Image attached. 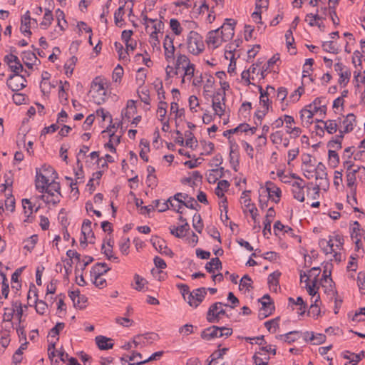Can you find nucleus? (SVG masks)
Segmentation results:
<instances>
[{
    "label": "nucleus",
    "instance_id": "nucleus-1",
    "mask_svg": "<svg viewBox=\"0 0 365 365\" xmlns=\"http://www.w3.org/2000/svg\"><path fill=\"white\" fill-rule=\"evenodd\" d=\"M60 190L61 186L59 182L53 180L52 182H49L48 185L45 187L44 192L47 193V195H42L41 199L46 203L56 205L60 202L61 197Z\"/></svg>",
    "mask_w": 365,
    "mask_h": 365
},
{
    "label": "nucleus",
    "instance_id": "nucleus-2",
    "mask_svg": "<svg viewBox=\"0 0 365 365\" xmlns=\"http://www.w3.org/2000/svg\"><path fill=\"white\" fill-rule=\"evenodd\" d=\"M186 43L188 51L193 55H198L205 49L202 37L197 31H190Z\"/></svg>",
    "mask_w": 365,
    "mask_h": 365
},
{
    "label": "nucleus",
    "instance_id": "nucleus-3",
    "mask_svg": "<svg viewBox=\"0 0 365 365\" xmlns=\"http://www.w3.org/2000/svg\"><path fill=\"white\" fill-rule=\"evenodd\" d=\"M110 269L105 262L96 263L91 269V273L94 277V284L99 289L104 288L107 283L106 280L101 276Z\"/></svg>",
    "mask_w": 365,
    "mask_h": 365
},
{
    "label": "nucleus",
    "instance_id": "nucleus-4",
    "mask_svg": "<svg viewBox=\"0 0 365 365\" xmlns=\"http://www.w3.org/2000/svg\"><path fill=\"white\" fill-rule=\"evenodd\" d=\"M344 166H346V185L347 186L352 190L354 188H356L355 186V182H356V174L357 173H361L364 174V176L365 178V168L364 167H359L357 166L356 168H353L354 166V163L351 161H345L344 163Z\"/></svg>",
    "mask_w": 365,
    "mask_h": 365
},
{
    "label": "nucleus",
    "instance_id": "nucleus-5",
    "mask_svg": "<svg viewBox=\"0 0 365 365\" xmlns=\"http://www.w3.org/2000/svg\"><path fill=\"white\" fill-rule=\"evenodd\" d=\"M223 306H228L226 304L222 302H215L212 304L207 314V320L210 323L218 322L220 316L225 314V310L222 308Z\"/></svg>",
    "mask_w": 365,
    "mask_h": 365
},
{
    "label": "nucleus",
    "instance_id": "nucleus-6",
    "mask_svg": "<svg viewBox=\"0 0 365 365\" xmlns=\"http://www.w3.org/2000/svg\"><path fill=\"white\" fill-rule=\"evenodd\" d=\"M259 302L262 304V308L259 311L258 317L263 319L272 314L274 306L269 294H264Z\"/></svg>",
    "mask_w": 365,
    "mask_h": 365
},
{
    "label": "nucleus",
    "instance_id": "nucleus-7",
    "mask_svg": "<svg viewBox=\"0 0 365 365\" xmlns=\"http://www.w3.org/2000/svg\"><path fill=\"white\" fill-rule=\"evenodd\" d=\"M26 80L19 73L11 75L6 81L7 86L13 91H19L26 87Z\"/></svg>",
    "mask_w": 365,
    "mask_h": 365
},
{
    "label": "nucleus",
    "instance_id": "nucleus-8",
    "mask_svg": "<svg viewBox=\"0 0 365 365\" xmlns=\"http://www.w3.org/2000/svg\"><path fill=\"white\" fill-rule=\"evenodd\" d=\"M206 294V288L200 287L195 289L192 292L189 293V296H187V303L189 304L190 306L196 308L204 300Z\"/></svg>",
    "mask_w": 365,
    "mask_h": 365
},
{
    "label": "nucleus",
    "instance_id": "nucleus-9",
    "mask_svg": "<svg viewBox=\"0 0 365 365\" xmlns=\"http://www.w3.org/2000/svg\"><path fill=\"white\" fill-rule=\"evenodd\" d=\"M182 198L184 200H187L188 198V195L182 192H178L175 194L173 196L170 197L166 201H164L163 203L161 205L160 207L159 208V212H165L168 210L170 208V207H172L173 209H175V206L174 205L173 200L177 201L178 204L182 205V203L185 201L182 200Z\"/></svg>",
    "mask_w": 365,
    "mask_h": 365
},
{
    "label": "nucleus",
    "instance_id": "nucleus-10",
    "mask_svg": "<svg viewBox=\"0 0 365 365\" xmlns=\"http://www.w3.org/2000/svg\"><path fill=\"white\" fill-rule=\"evenodd\" d=\"M235 24L236 22L234 20L226 19L225 22L219 28L225 41H228L234 36Z\"/></svg>",
    "mask_w": 365,
    "mask_h": 365
},
{
    "label": "nucleus",
    "instance_id": "nucleus-11",
    "mask_svg": "<svg viewBox=\"0 0 365 365\" xmlns=\"http://www.w3.org/2000/svg\"><path fill=\"white\" fill-rule=\"evenodd\" d=\"M98 78H96L93 82L92 88L96 93V95H93V98L94 101L101 104L105 100V96H106V90L104 87V83L102 81H97Z\"/></svg>",
    "mask_w": 365,
    "mask_h": 365
},
{
    "label": "nucleus",
    "instance_id": "nucleus-12",
    "mask_svg": "<svg viewBox=\"0 0 365 365\" xmlns=\"http://www.w3.org/2000/svg\"><path fill=\"white\" fill-rule=\"evenodd\" d=\"M150 242H151L153 246L160 254L173 257L174 254H173V251L169 247H168V246L166 245V242L163 239L155 236V237L151 238Z\"/></svg>",
    "mask_w": 365,
    "mask_h": 365
},
{
    "label": "nucleus",
    "instance_id": "nucleus-13",
    "mask_svg": "<svg viewBox=\"0 0 365 365\" xmlns=\"http://www.w3.org/2000/svg\"><path fill=\"white\" fill-rule=\"evenodd\" d=\"M220 29L212 30L208 32L206 38V43L208 45H212L214 48L220 46L222 42H225L220 34Z\"/></svg>",
    "mask_w": 365,
    "mask_h": 365
},
{
    "label": "nucleus",
    "instance_id": "nucleus-14",
    "mask_svg": "<svg viewBox=\"0 0 365 365\" xmlns=\"http://www.w3.org/2000/svg\"><path fill=\"white\" fill-rule=\"evenodd\" d=\"M4 60L14 73H20L24 70L23 66L16 56L11 53L5 56Z\"/></svg>",
    "mask_w": 365,
    "mask_h": 365
},
{
    "label": "nucleus",
    "instance_id": "nucleus-15",
    "mask_svg": "<svg viewBox=\"0 0 365 365\" xmlns=\"http://www.w3.org/2000/svg\"><path fill=\"white\" fill-rule=\"evenodd\" d=\"M115 128V125H110L103 133H109L110 139L109 141L105 144V147L108 148L112 153H115L116 149L114 147V144L118 145L120 142V136L116 135L114 133L113 129Z\"/></svg>",
    "mask_w": 365,
    "mask_h": 365
},
{
    "label": "nucleus",
    "instance_id": "nucleus-16",
    "mask_svg": "<svg viewBox=\"0 0 365 365\" xmlns=\"http://www.w3.org/2000/svg\"><path fill=\"white\" fill-rule=\"evenodd\" d=\"M266 192L268 193V197L275 203L280 201L282 191L274 182L268 181L266 182Z\"/></svg>",
    "mask_w": 365,
    "mask_h": 365
},
{
    "label": "nucleus",
    "instance_id": "nucleus-17",
    "mask_svg": "<svg viewBox=\"0 0 365 365\" xmlns=\"http://www.w3.org/2000/svg\"><path fill=\"white\" fill-rule=\"evenodd\" d=\"M49 177L42 173L41 170H36L35 185L38 192L44 193L45 187L49 183Z\"/></svg>",
    "mask_w": 365,
    "mask_h": 365
},
{
    "label": "nucleus",
    "instance_id": "nucleus-18",
    "mask_svg": "<svg viewBox=\"0 0 365 365\" xmlns=\"http://www.w3.org/2000/svg\"><path fill=\"white\" fill-rule=\"evenodd\" d=\"M274 217L275 211L274 207L269 208L264 220V229L262 230L263 235L267 238H269V235H271V223Z\"/></svg>",
    "mask_w": 365,
    "mask_h": 365
},
{
    "label": "nucleus",
    "instance_id": "nucleus-19",
    "mask_svg": "<svg viewBox=\"0 0 365 365\" xmlns=\"http://www.w3.org/2000/svg\"><path fill=\"white\" fill-rule=\"evenodd\" d=\"M292 194L293 197L295 200L302 202L304 201V188L305 187L304 184L302 182H299L295 181L292 183Z\"/></svg>",
    "mask_w": 365,
    "mask_h": 365
},
{
    "label": "nucleus",
    "instance_id": "nucleus-20",
    "mask_svg": "<svg viewBox=\"0 0 365 365\" xmlns=\"http://www.w3.org/2000/svg\"><path fill=\"white\" fill-rule=\"evenodd\" d=\"M31 20L36 23V20L31 19L30 16L29 11H27L21 18V25L20 28L21 33H23L24 35H31V31L30 30V24Z\"/></svg>",
    "mask_w": 365,
    "mask_h": 365
},
{
    "label": "nucleus",
    "instance_id": "nucleus-21",
    "mask_svg": "<svg viewBox=\"0 0 365 365\" xmlns=\"http://www.w3.org/2000/svg\"><path fill=\"white\" fill-rule=\"evenodd\" d=\"M95 341L98 347L101 350H108L112 349L113 346V343H112V339L108 338L102 335L97 336L95 339Z\"/></svg>",
    "mask_w": 365,
    "mask_h": 365
},
{
    "label": "nucleus",
    "instance_id": "nucleus-22",
    "mask_svg": "<svg viewBox=\"0 0 365 365\" xmlns=\"http://www.w3.org/2000/svg\"><path fill=\"white\" fill-rule=\"evenodd\" d=\"M327 173L326 172V167L322 163H319L315 168V178L316 180H321L323 185H328L329 182L327 180Z\"/></svg>",
    "mask_w": 365,
    "mask_h": 365
},
{
    "label": "nucleus",
    "instance_id": "nucleus-23",
    "mask_svg": "<svg viewBox=\"0 0 365 365\" xmlns=\"http://www.w3.org/2000/svg\"><path fill=\"white\" fill-rule=\"evenodd\" d=\"M190 230V225L187 222L178 227H170V234L175 237L182 238L185 236V233Z\"/></svg>",
    "mask_w": 365,
    "mask_h": 365
},
{
    "label": "nucleus",
    "instance_id": "nucleus-24",
    "mask_svg": "<svg viewBox=\"0 0 365 365\" xmlns=\"http://www.w3.org/2000/svg\"><path fill=\"white\" fill-rule=\"evenodd\" d=\"M205 268L208 273H214L215 269H222V265L220 259L218 257H215L206 263Z\"/></svg>",
    "mask_w": 365,
    "mask_h": 365
},
{
    "label": "nucleus",
    "instance_id": "nucleus-25",
    "mask_svg": "<svg viewBox=\"0 0 365 365\" xmlns=\"http://www.w3.org/2000/svg\"><path fill=\"white\" fill-rule=\"evenodd\" d=\"M356 122V116L353 113H349L346 115V118L343 120L344 133L351 132L354 129V123Z\"/></svg>",
    "mask_w": 365,
    "mask_h": 365
},
{
    "label": "nucleus",
    "instance_id": "nucleus-26",
    "mask_svg": "<svg viewBox=\"0 0 365 365\" xmlns=\"http://www.w3.org/2000/svg\"><path fill=\"white\" fill-rule=\"evenodd\" d=\"M217 326H212L204 329L200 336L203 339L209 341L217 338Z\"/></svg>",
    "mask_w": 365,
    "mask_h": 365
},
{
    "label": "nucleus",
    "instance_id": "nucleus-27",
    "mask_svg": "<svg viewBox=\"0 0 365 365\" xmlns=\"http://www.w3.org/2000/svg\"><path fill=\"white\" fill-rule=\"evenodd\" d=\"M281 273L278 271H275L271 273L267 278V282L270 289H273L274 292H277V286L279 284V279Z\"/></svg>",
    "mask_w": 365,
    "mask_h": 365
},
{
    "label": "nucleus",
    "instance_id": "nucleus-28",
    "mask_svg": "<svg viewBox=\"0 0 365 365\" xmlns=\"http://www.w3.org/2000/svg\"><path fill=\"white\" fill-rule=\"evenodd\" d=\"M344 133L339 130V134L336 135L332 140L328 142L327 146L330 148L339 150L341 148V140L344 138Z\"/></svg>",
    "mask_w": 365,
    "mask_h": 365
},
{
    "label": "nucleus",
    "instance_id": "nucleus-29",
    "mask_svg": "<svg viewBox=\"0 0 365 365\" xmlns=\"http://www.w3.org/2000/svg\"><path fill=\"white\" fill-rule=\"evenodd\" d=\"M248 128H250V125L247 124V123H241L237 127L233 128V129H230V130H227L225 131H224L223 133V136L225 137H227L228 138H230V134H235L237 132H247L248 131Z\"/></svg>",
    "mask_w": 365,
    "mask_h": 365
},
{
    "label": "nucleus",
    "instance_id": "nucleus-30",
    "mask_svg": "<svg viewBox=\"0 0 365 365\" xmlns=\"http://www.w3.org/2000/svg\"><path fill=\"white\" fill-rule=\"evenodd\" d=\"M28 305L30 307L34 306V303L37 302L38 300V294H37V289L36 288L34 284H31L30 286L28 295H27Z\"/></svg>",
    "mask_w": 365,
    "mask_h": 365
},
{
    "label": "nucleus",
    "instance_id": "nucleus-31",
    "mask_svg": "<svg viewBox=\"0 0 365 365\" xmlns=\"http://www.w3.org/2000/svg\"><path fill=\"white\" fill-rule=\"evenodd\" d=\"M190 63V61L187 56L181 53H177V59L175 62L176 69L180 68L183 69L186 66H188Z\"/></svg>",
    "mask_w": 365,
    "mask_h": 365
},
{
    "label": "nucleus",
    "instance_id": "nucleus-32",
    "mask_svg": "<svg viewBox=\"0 0 365 365\" xmlns=\"http://www.w3.org/2000/svg\"><path fill=\"white\" fill-rule=\"evenodd\" d=\"M229 187H230V183L227 180H220L218 182L217 186L215 189V194L219 197H225L223 192L227 190Z\"/></svg>",
    "mask_w": 365,
    "mask_h": 365
},
{
    "label": "nucleus",
    "instance_id": "nucleus-33",
    "mask_svg": "<svg viewBox=\"0 0 365 365\" xmlns=\"http://www.w3.org/2000/svg\"><path fill=\"white\" fill-rule=\"evenodd\" d=\"M140 101L149 106L150 104V98L149 94V90L145 87H139L137 91Z\"/></svg>",
    "mask_w": 365,
    "mask_h": 365
},
{
    "label": "nucleus",
    "instance_id": "nucleus-34",
    "mask_svg": "<svg viewBox=\"0 0 365 365\" xmlns=\"http://www.w3.org/2000/svg\"><path fill=\"white\" fill-rule=\"evenodd\" d=\"M53 16L51 10L49 9H45V14L43 15V21L41 23V26L43 29H47L52 23Z\"/></svg>",
    "mask_w": 365,
    "mask_h": 365
},
{
    "label": "nucleus",
    "instance_id": "nucleus-35",
    "mask_svg": "<svg viewBox=\"0 0 365 365\" xmlns=\"http://www.w3.org/2000/svg\"><path fill=\"white\" fill-rule=\"evenodd\" d=\"M38 241V236L36 235H34L31 236L30 237L26 239L24 241V248L29 252H31L32 250L34 248L36 242Z\"/></svg>",
    "mask_w": 365,
    "mask_h": 365
},
{
    "label": "nucleus",
    "instance_id": "nucleus-36",
    "mask_svg": "<svg viewBox=\"0 0 365 365\" xmlns=\"http://www.w3.org/2000/svg\"><path fill=\"white\" fill-rule=\"evenodd\" d=\"M192 226L197 232H202L204 225L200 214L194 215L192 218Z\"/></svg>",
    "mask_w": 365,
    "mask_h": 365
},
{
    "label": "nucleus",
    "instance_id": "nucleus-37",
    "mask_svg": "<svg viewBox=\"0 0 365 365\" xmlns=\"http://www.w3.org/2000/svg\"><path fill=\"white\" fill-rule=\"evenodd\" d=\"M299 332L298 331H289L285 334H281L277 336V339L284 341L288 344H291L297 340V338L292 336V335L299 334Z\"/></svg>",
    "mask_w": 365,
    "mask_h": 365
},
{
    "label": "nucleus",
    "instance_id": "nucleus-38",
    "mask_svg": "<svg viewBox=\"0 0 365 365\" xmlns=\"http://www.w3.org/2000/svg\"><path fill=\"white\" fill-rule=\"evenodd\" d=\"M324 125V128L329 134H333L337 130V124L334 120H329L327 121L320 120Z\"/></svg>",
    "mask_w": 365,
    "mask_h": 365
},
{
    "label": "nucleus",
    "instance_id": "nucleus-39",
    "mask_svg": "<svg viewBox=\"0 0 365 365\" xmlns=\"http://www.w3.org/2000/svg\"><path fill=\"white\" fill-rule=\"evenodd\" d=\"M317 283H318V279H314L312 282V285H310L309 283L306 284V288H307V292L312 297H314L316 294L318 293L317 290L319 289V287L317 284Z\"/></svg>",
    "mask_w": 365,
    "mask_h": 365
},
{
    "label": "nucleus",
    "instance_id": "nucleus-40",
    "mask_svg": "<svg viewBox=\"0 0 365 365\" xmlns=\"http://www.w3.org/2000/svg\"><path fill=\"white\" fill-rule=\"evenodd\" d=\"M170 27L171 30L173 31V33L177 36L180 35L182 32V28L180 26V24L178 21V20L176 19H170Z\"/></svg>",
    "mask_w": 365,
    "mask_h": 365
},
{
    "label": "nucleus",
    "instance_id": "nucleus-41",
    "mask_svg": "<svg viewBox=\"0 0 365 365\" xmlns=\"http://www.w3.org/2000/svg\"><path fill=\"white\" fill-rule=\"evenodd\" d=\"M322 48H323L324 51H325L327 52L332 53L334 54H337L339 52V47L336 46L334 41H331L324 42L322 44Z\"/></svg>",
    "mask_w": 365,
    "mask_h": 365
},
{
    "label": "nucleus",
    "instance_id": "nucleus-42",
    "mask_svg": "<svg viewBox=\"0 0 365 365\" xmlns=\"http://www.w3.org/2000/svg\"><path fill=\"white\" fill-rule=\"evenodd\" d=\"M77 61V58L73 56L65 64L64 68H66V74L67 76L72 75L73 71V66Z\"/></svg>",
    "mask_w": 365,
    "mask_h": 365
},
{
    "label": "nucleus",
    "instance_id": "nucleus-43",
    "mask_svg": "<svg viewBox=\"0 0 365 365\" xmlns=\"http://www.w3.org/2000/svg\"><path fill=\"white\" fill-rule=\"evenodd\" d=\"M319 245L320 246H327L329 247V249H324V252L325 254L332 253L335 252V249L334 247H335L334 241L332 239H330L329 241L323 239L319 241Z\"/></svg>",
    "mask_w": 365,
    "mask_h": 365
},
{
    "label": "nucleus",
    "instance_id": "nucleus-44",
    "mask_svg": "<svg viewBox=\"0 0 365 365\" xmlns=\"http://www.w3.org/2000/svg\"><path fill=\"white\" fill-rule=\"evenodd\" d=\"M167 106L168 104L165 101H160L158 106L157 113L159 115L160 120L162 122L163 121V119L167 113Z\"/></svg>",
    "mask_w": 365,
    "mask_h": 365
},
{
    "label": "nucleus",
    "instance_id": "nucleus-45",
    "mask_svg": "<svg viewBox=\"0 0 365 365\" xmlns=\"http://www.w3.org/2000/svg\"><path fill=\"white\" fill-rule=\"evenodd\" d=\"M115 48L118 53L119 59L125 60L127 59L128 56V52L127 50L123 49V45L119 42H115L114 43Z\"/></svg>",
    "mask_w": 365,
    "mask_h": 365
},
{
    "label": "nucleus",
    "instance_id": "nucleus-46",
    "mask_svg": "<svg viewBox=\"0 0 365 365\" xmlns=\"http://www.w3.org/2000/svg\"><path fill=\"white\" fill-rule=\"evenodd\" d=\"M223 106H225V103L222 104L220 101H216L215 100H212V108L215 113L220 117L224 115L225 113Z\"/></svg>",
    "mask_w": 365,
    "mask_h": 365
},
{
    "label": "nucleus",
    "instance_id": "nucleus-47",
    "mask_svg": "<svg viewBox=\"0 0 365 365\" xmlns=\"http://www.w3.org/2000/svg\"><path fill=\"white\" fill-rule=\"evenodd\" d=\"M339 83L340 85H343V86H345L349 81V79L351 77V71L349 68H346L344 72L339 73Z\"/></svg>",
    "mask_w": 365,
    "mask_h": 365
},
{
    "label": "nucleus",
    "instance_id": "nucleus-48",
    "mask_svg": "<svg viewBox=\"0 0 365 365\" xmlns=\"http://www.w3.org/2000/svg\"><path fill=\"white\" fill-rule=\"evenodd\" d=\"M123 76V68L120 65H118L113 70L112 78L115 82H120Z\"/></svg>",
    "mask_w": 365,
    "mask_h": 365
},
{
    "label": "nucleus",
    "instance_id": "nucleus-49",
    "mask_svg": "<svg viewBox=\"0 0 365 365\" xmlns=\"http://www.w3.org/2000/svg\"><path fill=\"white\" fill-rule=\"evenodd\" d=\"M145 69L144 68H140L138 70L136 75V83L139 86V87H142L145 83L146 79V73H145Z\"/></svg>",
    "mask_w": 365,
    "mask_h": 365
},
{
    "label": "nucleus",
    "instance_id": "nucleus-50",
    "mask_svg": "<svg viewBox=\"0 0 365 365\" xmlns=\"http://www.w3.org/2000/svg\"><path fill=\"white\" fill-rule=\"evenodd\" d=\"M36 311L38 314L43 315L45 314L48 309V304L43 300H37L36 303H34Z\"/></svg>",
    "mask_w": 365,
    "mask_h": 365
},
{
    "label": "nucleus",
    "instance_id": "nucleus-51",
    "mask_svg": "<svg viewBox=\"0 0 365 365\" xmlns=\"http://www.w3.org/2000/svg\"><path fill=\"white\" fill-rule=\"evenodd\" d=\"M230 149L231 150L230 153V162L232 166L233 167V169L235 171H237V167L239 165L238 155L235 153L232 145L230 147Z\"/></svg>",
    "mask_w": 365,
    "mask_h": 365
},
{
    "label": "nucleus",
    "instance_id": "nucleus-52",
    "mask_svg": "<svg viewBox=\"0 0 365 365\" xmlns=\"http://www.w3.org/2000/svg\"><path fill=\"white\" fill-rule=\"evenodd\" d=\"M306 334L311 335L309 337V341H314V344H320L323 343L326 338L325 335L322 334L314 335L313 332L307 331Z\"/></svg>",
    "mask_w": 365,
    "mask_h": 365
},
{
    "label": "nucleus",
    "instance_id": "nucleus-53",
    "mask_svg": "<svg viewBox=\"0 0 365 365\" xmlns=\"http://www.w3.org/2000/svg\"><path fill=\"white\" fill-rule=\"evenodd\" d=\"M314 113L309 110L304 109L301 111V119L304 122L306 121L307 124H311L312 121L311 120L313 118Z\"/></svg>",
    "mask_w": 365,
    "mask_h": 365
},
{
    "label": "nucleus",
    "instance_id": "nucleus-54",
    "mask_svg": "<svg viewBox=\"0 0 365 365\" xmlns=\"http://www.w3.org/2000/svg\"><path fill=\"white\" fill-rule=\"evenodd\" d=\"M322 17H321L318 14H307L305 17V21L309 24V26H314L315 24H317V21L322 20Z\"/></svg>",
    "mask_w": 365,
    "mask_h": 365
},
{
    "label": "nucleus",
    "instance_id": "nucleus-55",
    "mask_svg": "<svg viewBox=\"0 0 365 365\" xmlns=\"http://www.w3.org/2000/svg\"><path fill=\"white\" fill-rule=\"evenodd\" d=\"M125 2L123 5L120 6L115 12L114 14V19L115 23L116 25H118L120 22L123 21V16L125 14L124 12V6H125Z\"/></svg>",
    "mask_w": 365,
    "mask_h": 365
},
{
    "label": "nucleus",
    "instance_id": "nucleus-56",
    "mask_svg": "<svg viewBox=\"0 0 365 365\" xmlns=\"http://www.w3.org/2000/svg\"><path fill=\"white\" fill-rule=\"evenodd\" d=\"M183 206L192 210H197V207H200V205L192 197H188L187 201H184L182 203Z\"/></svg>",
    "mask_w": 365,
    "mask_h": 365
},
{
    "label": "nucleus",
    "instance_id": "nucleus-57",
    "mask_svg": "<svg viewBox=\"0 0 365 365\" xmlns=\"http://www.w3.org/2000/svg\"><path fill=\"white\" fill-rule=\"evenodd\" d=\"M240 287L246 288L248 291H250V289H253V287L252 286V279L247 274L244 275L241 279Z\"/></svg>",
    "mask_w": 365,
    "mask_h": 365
},
{
    "label": "nucleus",
    "instance_id": "nucleus-58",
    "mask_svg": "<svg viewBox=\"0 0 365 365\" xmlns=\"http://www.w3.org/2000/svg\"><path fill=\"white\" fill-rule=\"evenodd\" d=\"M185 136L187 138V140L185 141L186 146L192 148L193 143H197V139L193 135V133L191 131H190V130L185 131Z\"/></svg>",
    "mask_w": 365,
    "mask_h": 365
},
{
    "label": "nucleus",
    "instance_id": "nucleus-59",
    "mask_svg": "<svg viewBox=\"0 0 365 365\" xmlns=\"http://www.w3.org/2000/svg\"><path fill=\"white\" fill-rule=\"evenodd\" d=\"M354 322H364L365 321V307L360 308L359 311L356 312L352 317Z\"/></svg>",
    "mask_w": 365,
    "mask_h": 365
},
{
    "label": "nucleus",
    "instance_id": "nucleus-60",
    "mask_svg": "<svg viewBox=\"0 0 365 365\" xmlns=\"http://www.w3.org/2000/svg\"><path fill=\"white\" fill-rule=\"evenodd\" d=\"M134 280H135V283L136 285L134 287V289L138 291L142 290L144 287L145 279L144 278L141 277L140 275L135 274L134 275Z\"/></svg>",
    "mask_w": 365,
    "mask_h": 365
},
{
    "label": "nucleus",
    "instance_id": "nucleus-61",
    "mask_svg": "<svg viewBox=\"0 0 365 365\" xmlns=\"http://www.w3.org/2000/svg\"><path fill=\"white\" fill-rule=\"evenodd\" d=\"M12 99L16 105H21L26 103V96L23 93H16L13 95Z\"/></svg>",
    "mask_w": 365,
    "mask_h": 365
},
{
    "label": "nucleus",
    "instance_id": "nucleus-62",
    "mask_svg": "<svg viewBox=\"0 0 365 365\" xmlns=\"http://www.w3.org/2000/svg\"><path fill=\"white\" fill-rule=\"evenodd\" d=\"M164 50H165V60L169 63L171 61H173L174 58H175V46H172V48H164Z\"/></svg>",
    "mask_w": 365,
    "mask_h": 365
},
{
    "label": "nucleus",
    "instance_id": "nucleus-63",
    "mask_svg": "<svg viewBox=\"0 0 365 365\" xmlns=\"http://www.w3.org/2000/svg\"><path fill=\"white\" fill-rule=\"evenodd\" d=\"M120 250L123 255H128V249L130 247V240L129 238L123 239L119 245Z\"/></svg>",
    "mask_w": 365,
    "mask_h": 365
},
{
    "label": "nucleus",
    "instance_id": "nucleus-64",
    "mask_svg": "<svg viewBox=\"0 0 365 365\" xmlns=\"http://www.w3.org/2000/svg\"><path fill=\"white\" fill-rule=\"evenodd\" d=\"M357 284L360 290L365 289V273L360 272L358 274Z\"/></svg>",
    "mask_w": 365,
    "mask_h": 365
}]
</instances>
